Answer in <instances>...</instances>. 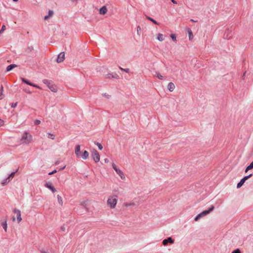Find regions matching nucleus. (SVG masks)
<instances>
[{
  "label": "nucleus",
  "mask_w": 253,
  "mask_h": 253,
  "mask_svg": "<svg viewBox=\"0 0 253 253\" xmlns=\"http://www.w3.org/2000/svg\"><path fill=\"white\" fill-rule=\"evenodd\" d=\"M65 59V53L64 52H61L58 56L57 58V62L58 63H61Z\"/></svg>",
  "instance_id": "8"
},
{
  "label": "nucleus",
  "mask_w": 253,
  "mask_h": 253,
  "mask_svg": "<svg viewBox=\"0 0 253 253\" xmlns=\"http://www.w3.org/2000/svg\"><path fill=\"white\" fill-rule=\"evenodd\" d=\"M17 66L16 64H10L6 68V71L9 72L12 70L13 68L16 67Z\"/></svg>",
  "instance_id": "17"
},
{
  "label": "nucleus",
  "mask_w": 253,
  "mask_h": 253,
  "mask_svg": "<svg viewBox=\"0 0 253 253\" xmlns=\"http://www.w3.org/2000/svg\"><path fill=\"white\" fill-rule=\"evenodd\" d=\"M112 167L116 171L117 173L120 176L121 178L123 180H126V176L124 173V172L120 169L117 168L116 165L115 164H112Z\"/></svg>",
  "instance_id": "4"
},
{
  "label": "nucleus",
  "mask_w": 253,
  "mask_h": 253,
  "mask_svg": "<svg viewBox=\"0 0 253 253\" xmlns=\"http://www.w3.org/2000/svg\"><path fill=\"white\" fill-rule=\"evenodd\" d=\"M214 207L213 205H212L211 208L208 210L204 211L201 213L198 214L195 218V220L196 221H198L199 218L202 217H203L207 214H208L210 212L212 211L214 209Z\"/></svg>",
  "instance_id": "3"
},
{
  "label": "nucleus",
  "mask_w": 253,
  "mask_h": 253,
  "mask_svg": "<svg viewBox=\"0 0 253 253\" xmlns=\"http://www.w3.org/2000/svg\"><path fill=\"white\" fill-rule=\"evenodd\" d=\"M21 80H22L23 82L26 83V84H27L28 85H30L31 86H33L34 87H35L39 88V89H41V88L39 86H38V85L35 84H34L33 83H30L29 81H28L27 80H26V79H25L24 78H22Z\"/></svg>",
  "instance_id": "9"
},
{
  "label": "nucleus",
  "mask_w": 253,
  "mask_h": 253,
  "mask_svg": "<svg viewBox=\"0 0 253 253\" xmlns=\"http://www.w3.org/2000/svg\"><path fill=\"white\" fill-rule=\"evenodd\" d=\"M155 76L160 80H162L164 79V77L159 73H156Z\"/></svg>",
  "instance_id": "21"
},
{
  "label": "nucleus",
  "mask_w": 253,
  "mask_h": 253,
  "mask_svg": "<svg viewBox=\"0 0 253 253\" xmlns=\"http://www.w3.org/2000/svg\"><path fill=\"white\" fill-rule=\"evenodd\" d=\"M244 183L245 182L242 179H241V181L237 184V187L240 188Z\"/></svg>",
  "instance_id": "24"
},
{
  "label": "nucleus",
  "mask_w": 253,
  "mask_h": 253,
  "mask_svg": "<svg viewBox=\"0 0 253 253\" xmlns=\"http://www.w3.org/2000/svg\"><path fill=\"white\" fill-rule=\"evenodd\" d=\"M104 162L106 163H108L109 162V160L108 159H105L104 160Z\"/></svg>",
  "instance_id": "41"
},
{
  "label": "nucleus",
  "mask_w": 253,
  "mask_h": 253,
  "mask_svg": "<svg viewBox=\"0 0 253 253\" xmlns=\"http://www.w3.org/2000/svg\"><path fill=\"white\" fill-rule=\"evenodd\" d=\"M157 39L160 42H163L164 40V35L161 33L157 34Z\"/></svg>",
  "instance_id": "15"
},
{
  "label": "nucleus",
  "mask_w": 253,
  "mask_h": 253,
  "mask_svg": "<svg viewBox=\"0 0 253 253\" xmlns=\"http://www.w3.org/2000/svg\"><path fill=\"white\" fill-rule=\"evenodd\" d=\"M44 186L48 188L49 189L51 190V191L53 193H55L56 192L55 188L52 185V183L50 182H45Z\"/></svg>",
  "instance_id": "7"
},
{
  "label": "nucleus",
  "mask_w": 253,
  "mask_h": 253,
  "mask_svg": "<svg viewBox=\"0 0 253 253\" xmlns=\"http://www.w3.org/2000/svg\"><path fill=\"white\" fill-rule=\"evenodd\" d=\"M15 173V172H12L7 178H9V179L11 180V179H12L14 177Z\"/></svg>",
  "instance_id": "29"
},
{
  "label": "nucleus",
  "mask_w": 253,
  "mask_h": 253,
  "mask_svg": "<svg viewBox=\"0 0 253 253\" xmlns=\"http://www.w3.org/2000/svg\"><path fill=\"white\" fill-rule=\"evenodd\" d=\"M91 156L95 163H98L100 161V155L97 151L93 150L91 153Z\"/></svg>",
  "instance_id": "5"
},
{
  "label": "nucleus",
  "mask_w": 253,
  "mask_h": 253,
  "mask_svg": "<svg viewBox=\"0 0 253 253\" xmlns=\"http://www.w3.org/2000/svg\"><path fill=\"white\" fill-rule=\"evenodd\" d=\"M133 205H134V203H130V204H126V206H133Z\"/></svg>",
  "instance_id": "40"
},
{
  "label": "nucleus",
  "mask_w": 253,
  "mask_h": 253,
  "mask_svg": "<svg viewBox=\"0 0 253 253\" xmlns=\"http://www.w3.org/2000/svg\"><path fill=\"white\" fill-rule=\"evenodd\" d=\"M65 166H64V167H63L62 168H61V169H60V170H62V169H65Z\"/></svg>",
  "instance_id": "51"
},
{
  "label": "nucleus",
  "mask_w": 253,
  "mask_h": 253,
  "mask_svg": "<svg viewBox=\"0 0 253 253\" xmlns=\"http://www.w3.org/2000/svg\"><path fill=\"white\" fill-rule=\"evenodd\" d=\"M173 244L174 243L173 240L171 237H169L167 239H165L163 241V244L164 246H167L168 243Z\"/></svg>",
  "instance_id": "11"
},
{
  "label": "nucleus",
  "mask_w": 253,
  "mask_h": 253,
  "mask_svg": "<svg viewBox=\"0 0 253 253\" xmlns=\"http://www.w3.org/2000/svg\"><path fill=\"white\" fill-rule=\"evenodd\" d=\"M0 91V100H1V99H2L3 98V93H2V92L3 91V87L2 85H1Z\"/></svg>",
  "instance_id": "22"
},
{
  "label": "nucleus",
  "mask_w": 253,
  "mask_h": 253,
  "mask_svg": "<svg viewBox=\"0 0 253 253\" xmlns=\"http://www.w3.org/2000/svg\"><path fill=\"white\" fill-rule=\"evenodd\" d=\"M47 135H48L47 137L49 138H50L52 140L54 139L55 135L53 134L49 133L47 134Z\"/></svg>",
  "instance_id": "25"
},
{
  "label": "nucleus",
  "mask_w": 253,
  "mask_h": 253,
  "mask_svg": "<svg viewBox=\"0 0 253 253\" xmlns=\"http://www.w3.org/2000/svg\"><path fill=\"white\" fill-rule=\"evenodd\" d=\"M107 12V8L106 6H102L99 10V13L100 14L104 15Z\"/></svg>",
  "instance_id": "14"
},
{
  "label": "nucleus",
  "mask_w": 253,
  "mask_h": 253,
  "mask_svg": "<svg viewBox=\"0 0 253 253\" xmlns=\"http://www.w3.org/2000/svg\"><path fill=\"white\" fill-rule=\"evenodd\" d=\"M57 199H58V203H59V204L61 205H62L63 201H62V199L61 197L59 195H57Z\"/></svg>",
  "instance_id": "23"
},
{
  "label": "nucleus",
  "mask_w": 253,
  "mask_h": 253,
  "mask_svg": "<svg viewBox=\"0 0 253 253\" xmlns=\"http://www.w3.org/2000/svg\"><path fill=\"white\" fill-rule=\"evenodd\" d=\"M175 88V85L173 83L170 82L169 83L168 85V89H169V90L170 92H172L173 91V90Z\"/></svg>",
  "instance_id": "13"
},
{
  "label": "nucleus",
  "mask_w": 253,
  "mask_h": 253,
  "mask_svg": "<svg viewBox=\"0 0 253 253\" xmlns=\"http://www.w3.org/2000/svg\"><path fill=\"white\" fill-rule=\"evenodd\" d=\"M232 253H241L240 250L238 249L233 251Z\"/></svg>",
  "instance_id": "35"
},
{
  "label": "nucleus",
  "mask_w": 253,
  "mask_h": 253,
  "mask_svg": "<svg viewBox=\"0 0 253 253\" xmlns=\"http://www.w3.org/2000/svg\"><path fill=\"white\" fill-rule=\"evenodd\" d=\"M49 18V16L48 15H47V16H44V19L45 20H47V19H48Z\"/></svg>",
  "instance_id": "43"
},
{
  "label": "nucleus",
  "mask_w": 253,
  "mask_h": 253,
  "mask_svg": "<svg viewBox=\"0 0 253 253\" xmlns=\"http://www.w3.org/2000/svg\"><path fill=\"white\" fill-rule=\"evenodd\" d=\"M4 125V121L0 119V126H2Z\"/></svg>",
  "instance_id": "37"
},
{
  "label": "nucleus",
  "mask_w": 253,
  "mask_h": 253,
  "mask_svg": "<svg viewBox=\"0 0 253 253\" xmlns=\"http://www.w3.org/2000/svg\"><path fill=\"white\" fill-rule=\"evenodd\" d=\"M13 212L16 215L17 222L18 223H20L22 220L21 216V211L19 210L15 209L13 210Z\"/></svg>",
  "instance_id": "6"
},
{
  "label": "nucleus",
  "mask_w": 253,
  "mask_h": 253,
  "mask_svg": "<svg viewBox=\"0 0 253 253\" xmlns=\"http://www.w3.org/2000/svg\"><path fill=\"white\" fill-rule=\"evenodd\" d=\"M118 198L117 196H110L107 200V205L111 209L115 208L117 203Z\"/></svg>",
  "instance_id": "2"
},
{
  "label": "nucleus",
  "mask_w": 253,
  "mask_h": 253,
  "mask_svg": "<svg viewBox=\"0 0 253 253\" xmlns=\"http://www.w3.org/2000/svg\"><path fill=\"white\" fill-rule=\"evenodd\" d=\"M65 227H61V230L63 231H65Z\"/></svg>",
  "instance_id": "45"
},
{
  "label": "nucleus",
  "mask_w": 253,
  "mask_h": 253,
  "mask_svg": "<svg viewBox=\"0 0 253 253\" xmlns=\"http://www.w3.org/2000/svg\"><path fill=\"white\" fill-rule=\"evenodd\" d=\"M85 204V202H83L81 203V205H83V206H84Z\"/></svg>",
  "instance_id": "46"
},
{
  "label": "nucleus",
  "mask_w": 253,
  "mask_h": 253,
  "mask_svg": "<svg viewBox=\"0 0 253 253\" xmlns=\"http://www.w3.org/2000/svg\"><path fill=\"white\" fill-rule=\"evenodd\" d=\"M17 106V103H13L11 105V107L12 108H15Z\"/></svg>",
  "instance_id": "38"
},
{
  "label": "nucleus",
  "mask_w": 253,
  "mask_h": 253,
  "mask_svg": "<svg viewBox=\"0 0 253 253\" xmlns=\"http://www.w3.org/2000/svg\"><path fill=\"white\" fill-rule=\"evenodd\" d=\"M15 220V218L14 217H12V221H14Z\"/></svg>",
  "instance_id": "49"
},
{
  "label": "nucleus",
  "mask_w": 253,
  "mask_h": 253,
  "mask_svg": "<svg viewBox=\"0 0 253 253\" xmlns=\"http://www.w3.org/2000/svg\"><path fill=\"white\" fill-rule=\"evenodd\" d=\"M170 37L173 41H176V37L174 34H171Z\"/></svg>",
  "instance_id": "28"
},
{
  "label": "nucleus",
  "mask_w": 253,
  "mask_h": 253,
  "mask_svg": "<svg viewBox=\"0 0 253 253\" xmlns=\"http://www.w3.org/2000/svg\"><path fill=\"white\" fill-rule=\"evenodd\" d=\"M53 14V11L49 10L48 11V15L49 16V17L52 16Z\"/></svg>",
  "instance_id": "36"
},
{
  "label": "nucleus",
  "mask_w": 253,
  "mask_h": 253,
  "mask_svg": "<svg viewBox=\"0 0 253 253\" xmlns=\"http://www.w3.org/2000/svg\"><path fill=\"white\" fill-rule=\"evenodd\" d=\"M253 169V161L250 164V165L248 166L246 169L245 171L247 172L249 170L252 169Z\"/></svg>",
  "instance_id": "19"
},
{
  "label": "nucleus",
  "mask_w": 253,
  "mask_h": 253,
  "mask_svg": "<svg viewBox=\"0 0 253 253\" xmlns=\"http://www.w3.org/2000/svg\"><path fill=\"white\" fill-rule=\"evenodd\" d=\"M73 1H77V0H72Z\"/></svg>",
  "instance_id": "53"
},
{
  "label": "nucleus",
  "mask_w": 253,
  "mask_h": 253,
  "mask_svg": "<svg viewBox=\"0 0 253 253\" xmlns=\"http://www.w3.org/2000/svg\"><path fill=\"white\" fill-rule=\"evenodd\" d=\"M5 29H6L5 26L3 25L1 27V30H0V34L2 33Z\"/></svg>",
  "instance_id": "31"
},
{
  "label": "nucleus",
  "mask_w": 253,
  "mask_h": 253,
  "mask_svg": "<svg viewBox=\"0 0 253 253\" xmlns=\"http://www.w3.org/2000/svg\"><path fill=\"white\" fill-rule=\"evenodd\" d=\"M56 171H56V170H53V171H52V172H49V173H48V174H49V175L53 174V173H56Z\"/></svg>",
  "instance_id": "39"
},
{
  "label": "nucleus",
  "mask_w": 253,
  "mask_h": 253,
  "mask_svg": "<svg viewBox=\"0 0 253 253\" xmlns=\"http://www.w3.org/2000/svg\"><path fill=\"white\" fill-rule=\"evenodd\" d=\"M171 1V2L173 3V4H177V2L174 0H170Z\"/></svg>",
  "instance_id": "42"
},
{
  "label": "nucleus",
  "mask_w": 253,
  "mask_h": 253,
  "mask_svg": "<svg viewBox=\"0 0 253 253\" xmlns=\"http://www.w3.org/2000/svg\"><path fill=\"white\" fill-rule=\"evenodd\" d=\"M32 135L30 133L25 132L20 139L21 143L28 144L32 141Z\"/></svg>",
  "instance_id": "1"
},
{
  "label": "nucleus",
  "mask_w": 253,
  "mask_h": 253,
  "mask_svg": "<svg viewBox=\"0 0 253 253\" xmlns=\"http://www.w3.org/2000/svg\"><path fill=\"white\" fill-rule=\"evenodd\" d=\"M140 30V26H138V27H137V32H138V30Z\"/></svg>",
  "instance_id": "47"
},
{
  "label": "nucleus",
  "mask_w": 253,
  "mask_h": 253,
  "mask_svg": "<svg viewBox=\"0 0 253 253\" xmlns=\"http://www.w3.org/2000/svg\"><path fill=\"white\" fill-rule=\"evenodd\" d=\"M2 226L3 228V229H4L5 231H7V223H6V222L5 221V222L3 223L2 224Z\"/></svg>",
  "instance_id": "27"
},
{
  "label": "nucleus",
  "mask_w": 253,
  "mask_h": 253,
  "mask_svg": "<svg viewBox=\"0 0 253 253\" xmlns=\"http://www.w3.org/2000/svg\"><path fill=\"white\" fill-rule=\"evenodd\" d=\"M43 82H44V83L46 84L47 83H48V81L47 80H44L43 81Z\"/></svg>",
  "instance_id": "48"
},
{
  "label": "nucleus",
  "mask_w": 253,
  "mask_h": 253,
  "mask_svg": "<svg viewBox=\"0 0 253 253\" xmlns=\"http://www.w3.org/2000/svg\"><path fill=\"white\" fill-rule=\"evenodd\" d=\"M40 123H41V121H40V120H36L34 122V124L35 125H38L40 124Z\"/></svg>",
  "instance_id": "33"
},
{
  "label": "nucleus",
  "mask_w": 253,
  "mask_h": 253,
  "mask_svg": "<svg viewBox=\"0 0 253 253\" xmlns=\"http://www.w3.org/2000/svg\"><path fill=\"white\" fill-rule=\"evenodd\" d=\"M146 18L148 20H149L150 21H152L154 24H156V25H159L158 23L154 19H153V18L148 16H146Z\"/></svg>",
  "instance_id": "18"
},
{
  "label": "nucleus",
  "mask_w": 253,
  "mask_h": 253,
  "mask_svg": "<svg viewBox=\"0 0 253 253\" xmlns=\"http://www.w3.org/2000/svg\"><path fill=\"white\" fill-rule=\"evenodd\" d=\"M189 39L191 40V37L193 36L192 32L190 29H188V30Z\"/></svg>",
  "instance_id": "26"
},
{
  "label": "nucleus",
  "mask_w": 253,
  "mask_h": 253,
  "mask_svg": "<svg viewBox=\"0 0 253 253\" xmlns=\"http://www.w3.org/2000/svg\"><path fill=\"white\" fill-rule=\"evenodd\" d=\"M75 152L77 157L80 158V156H81V147L80 145H77L76 146Z\"/></svg>",
  "instance_id": "10"
},
{
  "label": "nucleus",
  "mask_w": 253,
  "mask_h": 253,
  "mask_svg": "<svg viewBox=\"0 0 253 253\" xmlns=\"http://www.w3.org/2000/svg\"><path fill=\"white\" fill-rule=\"evenodd\" d=\"M10 181V179H9V178H7L2 181L1 184H2V185L4 186L5 184H7Z\"/></svg>",
  "instance_id": "20"
},
{
  "label": "nucleus",
  "mask_w": 253,
  "mask_h": 253,
  "mask_svg": "<svg viewBox=\"0 0 253 253\" xmlns=\"http://www.w3.org/2000/svg\"><path fill=\"white\" fill-rule=\"evenodd\" d=\"M14 2H17L18 0H13Z\"/></svg>",
  "instance_id": "52"
},
{
  "label": "nucleus",
  "mask_w": 253,
  "mask_h": 253,
  "mask_svg": "<svg viewBox=\"0 0 253 253\" xmlns=\"http://www.w3.org/2000/svg\"><path fill=\"white\" fill-rule=\"evenodd\" d=\"M118 76L117 75H116L115 76H112V77L114 78H118Z\"/></svg>",
  "instance_id": "44"
},
{
  "label": "nucleus",
  "mask_w": 253,
  "mask_h": 253,
  "mask_svg": "<svg viewBox=\"0 0 253 253\" xmlns=\"http://www.w3.org/2000/svg\"><path fill=\"white\" fill-rule=\"evenodd\" d=\"M120 69L121 70L126 72V73H129V69H123V68H122L121 67H120Z\"/></svg>",
  "instance_id": "32"
},
{
  "label": "nucleus",
  "mask_w": 253,
  "mask_h": 253,
  "mask_svg": "<svg viewBox=\"0 0 253 253\" xmlns=\"http://www.w3.org/2000/svg\"><path fill=\"white\" fill-rule=\"evenodd\" d=\"M89 157V153L86 151V150H84L83 154H81V156H80V158H82L84 160H86Z\"/></svg>",
  "instance_id": "12"
},
{
  "label": "nucleus",
  "mask_w": 253,
  "mask_h": 253,
  "mask_svg": "<svg viewBox=\"0 0 253 253\" xmlns=\"http://www.w3.org/2000/svg\"><path fill=\"white\" fill-rule=\"evenodd\" d=\"M190 20H191L192 22H197V21H195V20H194L193 19H191Z\"/></svg>",
  "instance_id": "50"
},
{
  "label": "nucleus",
  "mask_w": 253,
  "mask_h": 253,
  "mask_svg": "<svg viewBox=\"0 0 253 253\" xmlns=\"http://www.w3.org/2000/svg\"><path fill=\"white\" fill-rule=\"evenodd\" d=\"M252 174H251L250 175H248V176H246L245 177H244L243 179H242L244 182L246 181V180H247L249 177H250L251 176H252Z\"/></svg>",
  "instance_id": "30"
},
{
  "label": "nucleus",
  "mask_w": 253,
  "mask_h": 253,
  "mask_svg": "<svg viewBox=\"0 0 253 253\" xmlns=\"http://www.w3.org/2000/svg\"><path fill=\"white\" fill-rule=\"evenodd\" d=\"M96 144L99 150H101L103 149V147L100 143H97Z\"/></svg>",
  "instance_id": "34"
},
{
  "label": "nucleus",
  "mask_w": 253,
  "mask_h": 253,
  "mask_svg": "<svg viewBox=\"0 0 253 253\" xmlns=\"http://www.w3.org/2000/svg\"><path fill=\"white\" fill-rule=\"evenodd\" d=\"M49 89H50L53 92H56L57 89L56 86L53 84H48L47 85Z\"/></svg>",
  "instance_id": "16"
}]
</instances>
